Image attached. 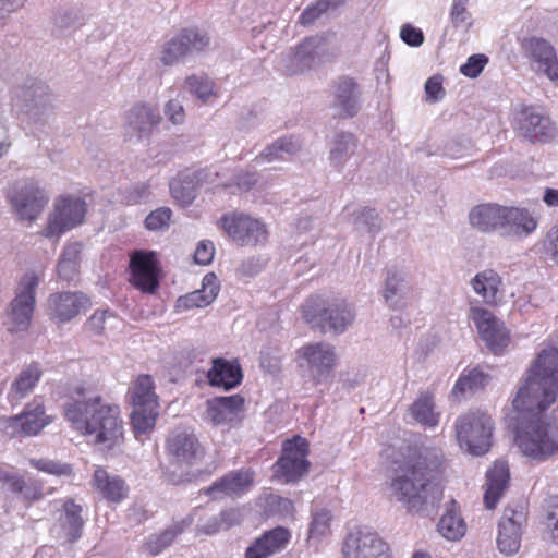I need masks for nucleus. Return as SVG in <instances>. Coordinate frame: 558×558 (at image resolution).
Wrapping results in <instances>:
<instances>
[{
	"label": "nucleus",
	"instance_id": "nucleus-1",
	"mask_svg": "<svg viewBox=\"0 0 558 558\" xmlns=\"http://www.w3.org/2000/svg\"><path fill=\"white\" fill-rule=\"evenodd\" d=\"M557 397L558 348L547 347L525 371L512 400L515 444L525 457L542 461L558 452V405L553 421L545 416Z\"/></svg>",
	"mask_w": 558,
	"mask_h": 558
},
{
	"label": "nucleus",
	"instance_id": "nucleus-2",
	"mask_svg": "<svg viewBox=\"0 0 558 558\" xmlns=\"http://www.w3.org/2000/svg\"><path fill=\"white\" fill-rule=\"evenodd\" d=\"M442 464L439 450H414L400 461H395L390 475V494L409 512L432 517L442 498L437 482Z\"/></svg>",
	"mask_w": 558,
	"mask_h": 558
},
{
	"label": "nucleus",
	"instance_id": "nucleus-3",
	"mask_svg": "<svg viewBox=\"0 0 558 558\" xmlns=\"http://www.w3.org/2000/svg\"><path fill=\"white\" fill-rule=\"evenodd\" d=\"M68 400L63 404L64 416L75 429L93 436L94 444L111 450L123 439V422L119 408L104 402L102 398L83 384L66 388Z\"/></svg>",
	"mask_w": 558,
	"mask_h": 558
},
{
	"label": "nucleus",
	"instance_id": "nucleus-4",
	"mask_svg": "<svg viewBox=\"0 0 558 558\" xmlns=\"http://www.w3.org/2000/svg\"><path fill=\"white\" fill-rule=\"evenodd\" d=\"M305 323L322 333L342 335L355 320L354 305L343 298L310 296L302 305Z\"/></svg>",
	"mask_w": 558,
	"mask_h": 558
},
{
	"label": "nucleus",
	"instance_id": "nucleus-5",
	"mask_svg": "<svg viewBox=\"0 0 558 558\" xmlns=\"http://www.w3.org/2000/svg\"><path fill=\"white\" fill-rule=\"evenodd\" d=\"M492 416L480 409H472L458 416L454 430L460 448L473 456L485 454L492 447L494 430Z\"/></svg>",
	"mask_w": 558,
	"mask_h": 558
},
{
	"label": "nucleus",
	"instance_id": "nucleus-6",
	"mask_svg": "<svg viewBox=\"0 0 558 558\" xmlns=\"http://www.w3.org/2000/svg\"><path fill=\"white\" fill-rule=\"evenodd\" d=\"M131 423L134 430L146 433L153 429L158 415V398L151 376H138L131 392Z\"/></svg>",
	"mask_w": 558,
	"mask_h": 558
},
{
	"label": "nucleus",
	"instance_id": "nucleus-7",
	"mask_svg": "<svg viewBox=\"0 0 558 558\" xmlns=\"http://www.w3.org/2000/svg\"><path fill=\"white\" fill-rule=\"evenodd\" d=\"M87 205L81 197L60 195L56 198L53 210L49 214L41 235L59 239L66 231L80 226L85 219Z\"/></svg>",
	"mask_w": 558,
	"mask_h": 558
},
{
	"label": "nucleus",
	"instance_id": "nucleus-8",
	"mask_svg": "<svg viewBox=\"0 0 558 558\" xmlns=\"http://www.w3.org/2000/svg\"><path fill=\"white\" fill-rule=\"evenodd\" d=\"M308 442L301 436L284 440L282 454L274 464V477L283 483L300 481L310 469Z\"/></svg>",
	"mask_w": 558,
	"mask_h": 558
},
{
	"label": "nucleus",
	"instance_id": "nucleus-9",
	"mask_svg": "<svg viewBox=\"0 0 558 558\" xmlns=\"http://www.w3.org/2000/svg\"><path fill=\"white\" fill-rule=\"evenodd\" d=\"M218 225L232 241L241 246L265 245L268 241L269 232L266 225L243 213L223 214Z\"/></svg>",
	"mask_w": 558,
	"mask_h": 558
},
{
	"label": "nucleus",
	"instance_id": "nucleus-10",
	"mask_svg": "<svg viewBox=\"0 0 558 558\" xmlns=\"http://www.w3.org/2000/svg\"><path fill=\"white\" fill-rule=\"evenodd\" d=\"M298 356L305 361L308 375L314 385L328 381L337 366L338 354L333 344L319 341L307 343L298 350Z\"/></svg>",
	"mask_w": 558,
	"mask_h": 558
},
{
	"label": "nucleus",
	"instance_id": "nucleus-11",
	"mask_svg": "<svg viewBox=\"0 0 558 558\" xmlns=\"http://www.w3.org/2000/svg\"><path fill=\"white\" fill-rule=\"evenodd\" d=\"M343 558H391L389 545L368 529L350 532L342 546Z\"/></svg>",
	"mask_w": 558,
	"mask_h": 558
},
{
	"label": "nucleus",
	"instance_id": "nucleus-12",
	"mask_svg": "<svg viewBox=\"0 0 558 558\" xmlns=\"http://www.w3.org/2000/svg\"><path fill=\"white\" fill-rule=\"evenodd\" d=\"M166 452L173 463L191 466L203 458L204 448L193 430L177 426L166 439Z\"/></svg>",
	"mask_w": 558,
	"mask_h": 558
},
{
	"label": "nucleus",
	"instance_id": "nucleus-13",
	"mask_svg": "<svg viewBox=\"0 0 558 558\" xmlns=\"http://www.w3.org/2000/svg\"><path fill=\"white\" fill-rule=\"evenodd\" d=\"M90 306V298L82 291L56 292L47 300V314L57 324H66Z\"/></svg>",
	"mask_w": 558,
	"mask_h": 558
},
{
	"label": "nucleus",
	"instance_id": "nucleus-14",
	"mask_svg": "<svg viewBox=\"0 0 558 558\" xmlns=\"http://www.w3.org/2000/svg\"><path fill=\"white\" fill-rule=\"evenodd\" d=\"M527 521L524 509L507 507L498 524L497 547L505 556L520 550L523 527Z\"/></svg>",
	"mask_w": 558,
	"mask_h": 558
},
{
	"label": "nucleus",
	"instance_id": "nucleus-15",
	"mask_svg": "<svg viewBox=\"0 0 558 558\" xmlns=\"http://www.w3.org/2000/svg\"><path fill=\"white\" fill-rule=\"evenodd\" d=\"M470 316L487 348L494 354H501L510 341L509 332L504 323L492 312L482 307H471Z\"/></svg>",
	"mask_w": 558,
	"mask_h": 558
},
{
	"label": "nucleus",
	"instance_id": "nucleus-16",
	"mask_svg": "<svg viewBox=\"0 0 558 558\" xmlns=\"http://www.w3.org/2000/svg\"><path fill=\"white\" fill-rule=\"evenodd\" d=\"M209 43L210 38L207 33L201 32L198 28H184L166 44L161 61L166 65H171L191 51H203Z\"/></svg>",
	"mask_w": 558,
	"mask_h": 558
},
{
	"label": "nucleus",
	"instance_id": "nucleus-17",
	"mask_svg": "<svg viewBox=\"0 0 558 558\" xmlns=\"http://www.w3.org/2000/svg\"><path fill=\"white\" fill-rule=\"evenodd\" d=\"M253 483L254 472L250 469H240L231 471L215 481L209 487L204 489V494L215 500L226 497L236 498L247 493Z\"/></svg>",
	"mask_w": 558,
	"mask_h": 558
},
{
	"label": "nucleus",
	"instance_id": "nucleus-18",
	"mask_svg": "<svg viewBox=\"0 0 558 558\" xmlns=\"http://www.w3.org/2000/svg\"><path fill=\"white\" fill-rule=\"evenodd\" d=\"M519 134L532 143H545L556 135V126L553 121L537 113L532 107H522L519 112Z\"/></svg>",
	"mask_w": 558,
	"mask_h": 558
},
{
	"label": "nucleus",
	"instance_id": "nucleus-19",
	"mask_svg": "<svg viewBox=\"0 0 558 558\" xmlns=\"http://www.w3.org/2000/svg\"><path fill=\"white\" fill-rule=\"evenodd\" d=\"M524 56L535 62L550 81L558 80V58L555 48L544 38L529 37L521 41Z\"/></svg>",
	"mask_w": 558,
	"mask_h": 558
},
{
	"label": "nucleus",
	"instance_id": "nucleus-20",
	"mask_svg": "<svg viewBox=\"0 0 558 558\" xmlns=\"http://www.w3.org/2000/svg\"><path fill=\"white\" fill-rule=\"evenodd\" d=\"M10 202L21 219L36 220L48 203V197L34 183L14 190Z\"/></svg>",
	"mask_w": 558,
	"mask_h": 558
},
{
	"label": "nucleus",
	"instance_id": "nucleus-21",
	"mask_svg": "<svg viewBox=\"0 0 558 558\" xmlns=\"http://www.w3.org/2000/svg\"><path fill=\"white\" fill-rule=\"evenodd\" d=\"M538 227V216L525 207L504 206L501 235L526 238Z\"/></svg>",
	"mask_w": 558,
	"mask_h": 558
},
{
	"label": "nucleus",
	"instance_id": "nucleus-22",
	"mask_svg": "<svg viewBox=\"0 0 558 558\" xmlns=\"http://www.w3.org/2000/svg\"><path fill=\"white\" fill-rule=\"evenodd\" d=\"M244 398L240 395L217 397L207 403V418L215 425H235L243 416Z\"/></svg>",
	"mask_w": 558,
	"mask_h": 558
},
{
	"label": "nucleus",
	"instance_id": "nucleus-23",
	"mask_svg": "<svg viewBox=\"0 0 558 558\" xmlns=\"http://www.w3.org/2000/svg\"><path fill=\"white\" fill-rule=\"evenodd\" d=\"M38 281H27L17 287L14 300L11 302V316L17 330H27L35 307L36 288Z\"/></svg>",
	"mask_w": 558,
	"mask_h": 558
},
{
	"label": "nucleus",
	"instance_id": "nucleus-24",
	"mask_svg": "<svg viewBox=\"0 0 558 558\" xmlns=\"http://www.w3.org/2000/svg\"><path fill=\"white\" fill-rule=\"evenodd\" d=\"M49 422L43 403L35 399L25 407L20 415L10 418V427H12L13 434L28 436L38 434Z\"/></svg>",
	"mask_w": 558,
	"mask_h": 558
},
{
	"label": "nucleus",
	"instance_id": "nucleus-25",
	"mask_svg": "<svg viewBox=\"0 0 558 558\" xmlns=\"http://www.w3.org/2000/svg\"><path fill=\"white\" fill-rule=\"evenodd\" d=\"M504 206L497 203H485L474 206L469 213L471 226L484 233L501 234Z\"/></svg>",
	"mask_w": 558,
	"mask_h": 558
},
{
	"label": "nucleus",
	"instance_id": "nucleus-26",
	"mask_svg": "<svg viewBox=\"0 0 558 558\" xmlns=\"http://www.w3.org/2000/svg\"><path fill=\"white\" fill-rule=\"evenodd\" d=\"M290 538V532L281 526L275 527L247 547L244 558H268L284 548Z\"/></svg>",
	"mask_w": 558,
	"mask_h": 558
},
{
	"label": "nucleus",
	"instance_id": "nucleus-27",
	"mask_svg": "<svg viewBox=\"0 0 558 558\" xmlns=\"http://www.w3.org/2000/svg\"><path fill=\"white\" fill-rule=\"evenodd\" d=\"M510 472L507 462L496 461L486 473L484 504L487 509H495L508 487Z\"/></svg>",
	"mask_w": 558,
	"mask_h": 558
},
{
	"label": "nucleus",
	"instance_id": "nucleus-28",
	"mask_svg": "<svg viewBox=\"0 0 558 558\" xmlns=\"http://www.w3.org/2000/svg\"><path fill=\"white\" fill-rule=\"evenodd\" d=\"M207 378L211 386L230 390L241 384L243 374L236 361L231 362L217 357L213 360V366L207 373Z\"/></svg>",
	"mask_w": 558,
	"mask_h": 558
},
{
	"label": "nucleus",
	"instance_id": "nucleus-29",
	"mask_svg": "<svg viewBox=\"0 0 558 558\" xmlns=\"http://www.w3.org/2000/svg\"><path fill=\"white\" fill-rule=\"evenodd\" d=\"M129 268L134 279H158L161 267L154 251H134L130 255Z\"/></svg>",
	"mask_w": 558,
	"mask_h": 558
},
{
	"label": "nucleus",
	"instance_id": "nucleus-30",
	"mask_svg": "<svg viewBox=\"0 0 558 558\" xmlns=\"http://www.w3.org/2000/svg\"><path fill=\"white\" fill-rule=\"evenodd\" d=\"M336 107L339 117H353L359 111L357 83L348 76L340 77L336 83Z\"/></svg>",
	"mask_w": 558,
	"mask_h": 558
},
{
	"label": "nucleus",
	"instance_id": "nucleus-31",
	"mask_svg": "<svg viewBox=\"0 0 558 558\" xmlns=\"http://www.w3.org/2000/svg\"><path fill=\"white\" fill-rule=\"evenodd\" d=\"M93 486L99 494L112 502H119L126 496V486L122 478L109 475L102 468H97L93 476Z\"/></svg>",
	"mask_w": 558,
	"mask_h": 558
},
{
	"label": "nucleus",
	"instance_id": "nucleus-32",
	"mask_svg": "<svg viewBox=\"0 0 558 558\" xmlns=\"http://www.w3.org/2000/svg\"><path fill=\"white\" fill-rule=\"evenodd\" d=\"M126 121L129 128L141 138L160 122V116L157 108L138 105L128 112Z\"/></svg>",
	"mask_w": 558,
	"mask_h": 558
},
{
	"label": "nucleus",
	"instance_id": "nucleus-33",
	"mask_svg": "<svg viewBox=\"0 0 558 558\" xmlns=\"http://www.w3.org/2000/svg\"><path fill=\"white\" fill-rule=\"evenodd\" d=\"M81 513L82 507L75 504L74 500L68 499L63 502L62 514L59 517V522L70 543H74L81 537L84 525Z\"/></svg>",
	"mask_w": 558,
	"mask_h": 558
},
{
	"label": "nucleus",
	"instance_id": "nucleus-34",
	"mask_svg": "<svg viewBox=\"0 0 558 558\" xmlns=\"http://www.w3.org/2000/svg\"><path fill=\"white\" fill-rule=\"evenodd\" d=\"M201 289L180 296L177 301V308L187 310L209 305L218 295L219 281H201Z\"/></svg>",
	"mask_w": 558,
	"mask_h": 558
},
{
	"label": "nucleus",
	"instance_id": "nucleus-35",
	"mask_svg": "<svg viewBox=\"0 0 558 558\" xmlns=\"http://www.w3.org/2000/svg\"><path fill=\"white\" fill-rule=\"evenodd\" d=\"M438 532L448 541H459L466 532V524L458 513L456 500H451L438 522Z\"/></svg>",
	"mask_w": 558,
	"mask_h": 558
},
{
	"label": "nucleus",
	"instance_id": "nucleus-36",
	"mask_svg": "<svg viewBox=\"0 0 558 558\" xmlns=\"http://www.w3.org/2000/svg\"><path fill=\"white\" fill-rule=\"evenodd\" d=\"M322 37H307L294 50L291 57L292 73H302L311 69L317 57V49L322 46Z\"/></svg>",
	"mask_w": 558,
	"mask_h": 558
},
{
	"label": "nucleus",
	"instance_id": "nucleus-37",
	"mask_svg": "<svg viewBox=\"0 0 558 558\" xmlns=\"http://www.w3.org/2000/svg\"><path fill=\"white\" fill-rule=\"evenodd\" d=\"M43 375L38 363H31L25 366L11 385L10 397L12 400H20L33 391Z\"/></svg>",
	"mask_w": 558,
	"mask_h": 558
},
{
	"label": "nucleus",
	"instance_id": "nucleus-38",
	"mask_svg": "<svg viewBox=\"0 0 558 558\" xmlns=\"http://www.w3.org/2000/svg\"><path fill=\"white\" fill-rule=\"evenodd\" d=\"M489 381V375L478 368H473L462 374L452 388V395L463 398L484 389Z\"/></svg>",
	"mask_w": 558,
	"mask_h": 558
},
{
	"label": "nucleus",
	"instance_id": "nucleus-39",
	"mask_svg": "<svg viewBox=\"0 0 558 558\" xmlns=\"http://www.w3.org/2000/svg\"><path fill=\"white\" fill-rule=\"evenodd\" d=\"M434 407L433 396L429 392H422L411 405V413L418 423L432 427L438 424V414L435 413Z\"/></svg>",
	"mask_w": 558,
	"mask_h": 558
},
{
	"label": "nucleus",
	"instance_id": "nucleus-40",
	"mask_svg": "<svg viewBox=\"0 0 558 558\" xmlns=\"http://www.w3.org/2000/svg\"><path fill=\"white\" fill-rule=\"evenodd\" d=\"M411 293L409 281H386L383 290L386 304L393 310L405 306Z\"/></svg>",
	"mask_w": 558,
	"mask_h": 558
},
{
	"label": "nucleus",
	"instance_id": "nucleus-41",
	"mask_svg": "<svg viewBox=\"0 0 558 558\" xmlns=\"http://www.w3.org/2000/svg\"><path fill=\"white\" fill-rule=\"evenodd\" d=\"M169 186L172 197L182 206L190 205L196 197V183L190 175L171 180Z\"/></svg>",
	"mask_w": 558,
	"mask_h": 558
},
{
	"label": "nucleus",
	"instance_id": "nucleus-42",
	"mask_svg": "<svg viewBox=\"0 0 558 558\" xmlns=\"http://www.w3.org/2000/svg\"><path fill=\"white\" fill-rule=\"evenodd\" d=\"M81 256V245L78 243L69 244L64 247L58 263L59 276L76 275Z\"/></svg>",
	"mask_w": 558,
	"mask_h": 558
},
{
	"label": "nucleus",
	"instance_id": "nucleus-43",
	"mask_svg": "<svg viewBox=\"0 0 558 558\" xmlns=\"http://www.w3.org/2000/svg\"><path fill=\"white\" fill-rule=\"evenodd\" d=\"M299 149L296 143L290 138H280L268 146L260 155L259 158L266 161H274L282 159L284 154L291 155Z\"/></svg>",
	"mask_w": 558,
	"mask_h": 558
},
{
	"label": "nucleus",
	"instance_id": "nucleus-44",
	"mask_svg": "<svg viewBox=\"0 0 558 558\" xmlns=\"http://www.w3.org/2000/svg\"><path fill=\"white\" fill-rule=\"evenodd\" d=\"M474 292L483 296V301L488 304H496L502 300L497 283L501 281H470Z\"/></svg>",
	"mask_w": 558,
	"mask_h": 558
},
{
	"label": "nucleus",
	"instance_id": "nucleus-45",
	"mask_svg": "<svg viewBox=\"0 0 558 558\" xmlns=\"http://www.w3.org/2000/svg\"><path fill=\"white\" fill-rule=\"evenodd\" d=\"M341 2L342 0H317L315 4L306 8L302 12L299 22L302 25H310L316 19H318L324 12H326L330 7H336Z\"/></svg>",
	"mask_w": 558,
	"mask_h": 558
},
{
	"label": "nucleus",
	"instance_id": "nucleus-46",
	"mask_svg": "<svg viewBox=\"0 0 558 558\" xmlns=\"http://www.w3.org/2000/svg\"><path fill=\"white\" fill-rule=\"evenodd\" d=\"M191 523V519H189L187 522L183 520L182 522L175 524L173 527L163 531L159 535H156L155 547H151V551L157 554L161 551L163 548L168 547L174 541V538L183 532L185 526Z\"/></svg>",
	"mask_w": 558,
	"mask_h": 558
},
{
	"label": "nucleus",
	"instance_id": "nucleus-47",
	"mask_svg": "<svg viewBox=\"0 0 558 558\" xmlns=\"http://www.w3.org/2000/svg\"><path fill=\"white\" fill-rule=\"evenodd\" d=\"M172 211L169 207H160L153 210L145 219V226L148 230L157 231L169 226Z\"/></svg>",
	"mask_w": 558,
	"mask_h": 558
},
{
	"label": "nucleus",
	"instance_id": "nucleus-48",
	"mask_svg": "<svg viewBox=\"0 0 558 558\" xmlns=\"http://www.w3.org/2000/svg\"><path fill=\"white\" fill-rule=\"evenodd\" d=\"M546 527L550 538L558 542V496H553L546 501Z\"/></svg>",
	"mask_w": 558,
	"mask_h": 558
},
{
	"label": "nucleus",
	"instance_id": "nucleus-49",
	"mask_svg": "<svg viewBox=\"0 0 558 558\" xmlns=\"http://www.w3.org/2000/svg\"><path fill=\"white\" fill-rule=\"evenodd\" d=\"M31 464L34 465L37 470L49 474L65 476L72 474V466L70 464L57 462L49 459L32 460Z\"/></svg>",
	"mask_w": 558,
	"mask_h": 558
},
{
	"label": "nucleus",
	"instance_id": "nucleus-50",
	"mask_svg": "<svg viewBox=\"0 0 558 558\" xmlns=\"http://www.w3.org/2000/svg\"><path fill=\"white\" fill-rule=\"evenodd\" d=\"M487 62L488 58L485 54H472L460 66V72L466 77L475 78L483 72Z\"/></svg>",
	"mask_w": 558,
	"mask_h": 558
},
{
	"label": "nucleus",
	"instance_id": "nucleus-51",
	"mask_svg": "<svg viewBox=\"0 0 558 558\" xmlns=\"http://www.w3.org/2000/svg\"><path fill=\"white\" fill-rule=\"evenodd\" d=\"M186 85L191 93L203 100H206L213 94V83L207 77L189 76Z\"/></svg>",
	"mask_w": 558,
	"mask_h": 558
},
{
	"label": "nucleus",
	"instance_id": "nucleus-52",
	"mask_svg": "<svg viewBox=\"0 0 558 558\" xmlns=\"http://www.w3.org/2000/svg\"><path fill=\"white\" fill-rule=\"evenodd\" d=\"M25 500H37L43 497V485L34 478L21 477L17 493Z\"/></svg>",
	"mask_w": 558,
	"mask_h": 558
},
{
	"label": "nucleus",
	"instance_id": "nucleus-53",
	"mask_svg": "<svg viewBox=\"0 0 558 558\" xmlns=\"http://www.w3.org/2000/svg\"><path fill=\"white\" fill-rule=\"evenodd\" d=\"M468 0H453L450 9V21L454 27L470 24L471 13L468 11Z\"/></svg>",
	"mask_w": 558,
	"mask_h": 558
},
{
	"label": "nucleus",
	"instance_id": "nucleus-54",
	"mask_svg": "<svg viewBox=\"0 0 558 558\" xmlns=\"http://www.w3.org/2000/svg\"><path fill=\"white\" fill-rule=\"evenodd\" d=\"M330 514L326 510H320L313 515L310 524V536H323L329 531Z\"/></svg>",
	"mask_w": 558,
	"mask_h": 558
},
{
	"label": "nucleus",
	"instance_id": "nucleus-55",
	"mask_svg": "<svg viewBox=\"0 0 558 558\" xmlns=\"http://www.w3.org/2000/svg\"><path fill=\"white\" fill-rule=\"evenodd\" d=\"M215 255V246L211 241L203 240L201 241L194 253V260L199 265H208Z\"/></svg>",
	"mask_w": 558,
	"mask_h": 558
},
{
	"label": "nucleus",
	"instance_id": "nucleus-56",
	"mask_svg": "<svg viewBox=\"0 0 558 558\" xmlns=\"http://www.w3.org/2000/svg\"><path fill=\"white\" fill-rule=\"evenodd\" d=\"M400 37L405 44L412 47H418L424 43L423 32L411 24H405L401 27Z\"/></svg>",
	"mask_w": 558,
	"mask_h": 558
},
{
	"label": "nucleus",
	"instance_id": "nucleus-57",
	"mask_svg": "<svg viewBox=\"0 0 558 558\" xmlns=\"http://www.w3.org/2000/svg\"><path fill=\"white\" fill-rule=\"evenodd\" d=\"M425 93L427 99L432 102H435L444 97L445 90L442 87L441 77L439 75L432 76L426 81Z\"/></svg>",
	"mask_w": 558,
	"mask_h": 558
},
{
	"label": "nucleus",
	"instance_id": "nucleus-58",
	"mask_svg": "<svg viewBox=\"0 0 558 558\" xmlns=\"http://www.w3.org/2000/svg\"><path fill=\"white\" fill-rule=\"evenodd\" d=\"M108 311H96L85 323V328L95 335H101Z\"/></svg>",
	"mask_w": 558,
	"mask_h": 558
},
{
	"label": "nucleus",
	"instance_id": "nucleus-59",
	"mask_svg": "<svg viewBox=\"0 0 558 558\" xmlns=\"http://www.w3.org/2000/svg\"><path fill=\"white\" fill-rule=\"evenodd\" d=\"M165 112L170 121L180 124L184 121L185 113L182 105L177 100H170L165 108Z\"/></svg>",
	"mask_w": 558,
	"mask_h": 558
},
{
	"label": "nucleus",
	"instance_id": "nucleus-60",
	"mask_svg": "<svg viewBox=\"0 0 558 558\" xmlns=\"http://www.w3.org/2000/svg\"><path fill=\"white\" fill-rule=\"evenodd\" d=\"M218 517L225 530L240 524L242 520L240 511L232 508L221 511Z\"/></svg>",
	"mask_w": 558,
	"mask_h": 558
},
{
	"label": "nucleus",
	"instance_id": "nucleus-61",
	"mask_svg": "<svg viewBox=\"0 0 558 558\" xmlns=\"http://www.w3.org/2000/svg\"><path fill=\"white\" fill-rule=\"evenodd\" d=\"M223 529L218 515L209 518L204 524L197 525V533L211 535Z\"/></svg>",
	"mask_w": 558,
	"mask_h": 558
},
{
	"label": "nucleus",
	"instance_id": "nucleus-62",
	"mask_svg": "<svg viewBox=\"0 0 558 558\" xmlns=\"http://www.w3.org/2000/svg\"><path fill=\"white\" fill-rule=\"evenodd\" d=\"M545 247L553 257H558V226L553 227L546 235Z\"/></svg>",
	"mask_w": 558,
	"mask_h": 558
},
{
	"label": "nucleus",
	"instance_id": "nucleus-63",
	"mask_svg": "<svg viewBox=\"0 0 558 558\" xmlns=\"http://www.w3.org/2000/svg\"><path fill=\"white\" fill-rule=\"evenodd\" d=\"M134 288L143 293L155 294L159 288V281H130Z\"/></svg>",
	"mask_w": 558,
	"mask_h": 558
},
{
	"label": "nucleus",
	"instance_id": "nucleus-64",
	"mask_svg": "<svg viewBox=\"0 0 558 558\" xmlns=\"http://www.w3.org/2000/svg\"><path fill=\"white\" fill-rule=\"evenodd\" d=\"M543 201L549 207H558V190L547 187L544 191Z\"/></svg>",
	"mask_w": 558,
	"mask_h": 558
}]
</instances>
